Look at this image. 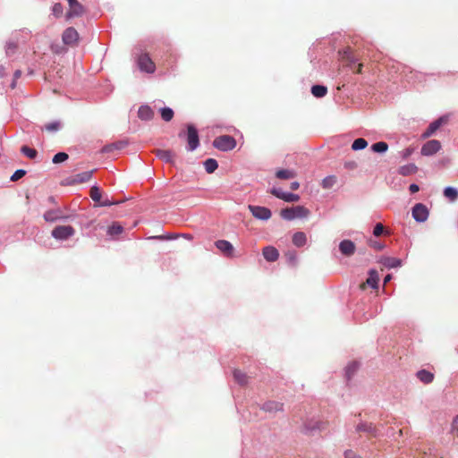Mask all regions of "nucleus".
Returning a JSON list of instances; mask_svg holds the SVG:
<instances>
[{"mask_svg": "<svg viewBox=\"0 0 458 458\" xmlns=\"http://www.w3.org/2000/svg\"><path fill=\"white\" fill-rule=\"evenodd\" d=\"M280 215L285 220H293L296 217L308 216L310 215V211L302 206H296L282 209Z\"/></svg>", "mask_w": 458, "mask_h": 458, "instance_id": "obj_1", "label": "nucleus"}, {"mask_svg": "<svg viewBox=\"0 0 458 458\" xmlns=\"http://www.w3.org/2000/svg\"><path fill=\"white\" fill-rule=\"evenodd\" d=\"M213 146L221 151H230L236 147V140L230 135H222L214 140Z\"/></svg>", "mask_w": 458, "mask_h": 458, "instance_id": "obj_2", "label": "nucleus"}, {"mask_svg": "<svg viewBox=\"0 0 458 458\" xmlns=\"http://www.w3.org/2000/svg\"><path fill=\"white\" fill-rule=\"evenodd\" d=\"M186 140L188 145L187 148L189 151L195 150L199 145L198 131L192 124L187 125Z\"/></svg>", "mask_w": 458, "mask_h": 458, "instance_id": "obj_3", "label": "nucleus"}, {"mask_svg": "<svg viewBox=\"0 0 458 458\" xmlns=\"http://www.w3.org/2000/svg\"><path fill=\"white\" fill-rule=\"evenodd\" d=\"M80 36L78 31L72 28L69 27L67 28L62 35V40L64 45L69 47H76L79 43Z\"/></svg>", "mask_w": 458, "mask_h": 458, "instance_id": "obj_4", "label": "nucleus"}, {"mask_svg": "<svg viewBox=\"0 0 458 458\" xmlns=\"http://www.w3.org/2000/svg\"><path fill=\"white\" fill-rule=\"evenodd\" d=\"M75 233V230L71 225H58L52 231V236L56 240H66Z\"/></svg>", "mask_w": 458, "mask_h": 458, "instance_id": "obj_5", "label": "nucleus"}, {"mask_svg": "<svg viewBox=\"0 0 458 458\" xmlns=\"http://www.w3.org/2000/svg\"><path fill=\"white\" fill-rule=\"evenodd\" d=\"M138 65L141 71L148 72V73H153L156 70V65H155L154 62L151 60L149 55L146 53L141 54L138 57Z\"/></svg>", "mask_w": 458, "mask_h": 458, "instance_id": "obj_6", "label": "nucleus"}, {"mask_svg": "<svg viewBox=\"0 0 458 458\" xmlns=\"http://www.w3.org/2000/svg\"><path fill=\"white\" fill-rule=\"evenodd\" d=\"M412 217L420 223L425 222L428 217V209L422 203H417L412 208Z\"/></svg>", "mask_w": 458, "mask_h": 458, "instance_id": "obj_7", "label": "nucleus"}, {"mask_svg": "<svg viewBox=\"0 0 458 458\" xmlns=\"http://www.w3.org/2000/svg\"><path fill=\"white\" fill-rule=\"evenodd\" d=\"M249 209L257 219L268 220L272 216L270 209L266 207L250 205Z\"/></svg>", "mask_w": 458, "mask_h": 458, "instance_id": "obj_8", "label": "nucleus"}, {"mask_svg": "<svg viewBox=\"0 0 458 458\" xmlns=\"http://www.w3.org/2000/svg\"><path fill=\"white\" fill-rule=\"evenodd\" d=\"M441 148L440 141L431 140L426 142L421 148V154L423 156H431L436 154Z\"/></svg>", "mask_w": 458, "mask_h": 458, "instance_id": "obj_9", "label": "nucleus"}, {"mask_svg": "<svg viewBox=\"0 0 458 458\" xmlns=\"http://www.w3.org/2000/svg\"><path fill=\"white\" fill-rule=\"evenodd\" d=\"M215 245L225 256L233 257L234 248L230 242L218 240L215 242Z\"/></svg>", "mask_w": 458, "mask_h": 458, "instance_id": "obj_10", "label": "nucleus"}, {"mask_svg": "<svg viewBox=\"0 0 458 458\" xmlns=\"http://www.w3.org/2000/svg\"><path fill=\"white\" fill-rule=\"evenodd\" d=\"M446 123H447V118H445V117H440L437 120L432 122L428 125L427 130L424 131V133L422 134V137L424 139L430 137L432 134H434L440 128V126L442 124H445Z\"/></svg>", "mask_w": 458, "mask_h": 458, "instance_id": "obj_11", "label": "nucleus"}, {"mask_svg": "<svg viewBox=\"0 0 458 458\" xmlns=\"http://www.w3.org/2000/svg\"><path fill=\"white\" fill-rule=\"evenodd\" d=\"M69 3V11L66 13V17L72 18L75 16H80L83 13L82 5L77 0H68Z\"/></svg>", "mask_w": 458, "mask_h": 458, "instance_id": "obj_12", "label": "nucleus"}, {"mask_svg": "<svg viewBox=\"0 0 458 458\" xmlns=\"http://www.w3.org/2000/svg\"><path fill=\"white\" fill-rule=\"evenodd\" d=\"M339 250L344 256H352L355 252L356 246L351 240H344L339 244Z\"/></svg>", "mask_w": 458, "mask_h": 458, "instance_id": "obj_13", "label": "nucleus"}, {"mask_svg": "<svg viewBox=\"0 0 458 458\" xmlns=\"http://www.w3.org/2000/svg\"><path fill=\"white\" fill-rule=\"evenodd\" d=\"M379 276L376 270L372 269L369 273V277L365 283L360 284V289L364 290L366 286H369L373 289H377L378 285Z\"/></svg>", "mask_w": 458, "mask_h": 458, "instance_id": "obj_14", "label": "nucleus"}, {"mask_svg": "<svg viewBox=\"0 0 458 458\" xmlns=\"http://www.w3.org/2000/svg\"><path fill=\"white\" fill-rule=\"evenodd\" d=\"M338 54H339V55H340V57H341V59H342L343 61L347 62V64H346V65H347L348 67H352V65L353 64H355V63L357 62V60H358V59L353 55V54H352V48H351V47H346V48H345V49H344V50H340V51L338 52Z\"/></svg>", "mask_w": 458, "mask_h": 458, "instance_id": "obj_15", "label": "nucleus"}, {"mask_svg": "<svg viewBox=\"0 0 458 458\" xmlns=\"http://www.w3.org/2000/svg\"><path fill=\"white\" fill-rule=\"evenodd\" d=\"M264 259L268 262H274L278 259L279 252L273 246H267L262 250Z\"/></svg>", "mask_w": 458, "mask_h": 458, "instance_id": "obj_16", "label": "nucleus"}, {"mask_svg": "<svg viewBox=\"0 0 458 458\" xmlns=\"http://www.w3.org/2000/svg\"><path fill=\"white\" fill-rule=\"evenodd\" d=\"M154 116L153 110L148 106H141L138 110V117L140 120L148 121Z\"/></svg>", "mask_w": 458, "mask_h": 458, "instance_id": "obj_17", "label": "nucleus"}, {"mask_svg": "<svg viewBox=\"0 0 458 458\" xmlns=\"http://www.w3.org/2000/svg\"><path fill=\"white\" fill-rule=\"evenodd\" d=\"M157 157L166 163H173L174 153L169 149H157L156 150Z\"/></svg>", "mask_w": 458, "mask_h": 458, "instance_id": "obj_18", "label": "nucleus"}, {"mask_svg": "<svg viewBox=\"0 0 458 458\" xmlns=\"http://www.w3.org/2000/svg\"><path fill=\"white\" fill-rule=\"evenodd\" d=\"M379 262L386 267H397L401 266V260L393 257H382Z\"/></svg>", "mask_w": 458, "mask_h": 458, "instance_id": "obj_19", "label": "nucleus"}, {"mask_svg": "<svg viewBox=\"0 0 458 458\" xmlns=\"http://www.w3.org/2000/svg\"><path fill=\"white\" fill-rule=\"evenodd\" d=\"M283 403L275 402V401H268L265 403L262 406V410L265 411L272 412V411H278L283 410Z\"/></svg>", "mask_w": 458, "mask_h": 458, "instance_id": "obj_20", "label": "nucleus"}, {"mask_svg": "<svg viewBox=\"0 0 458 458\" xmlns=\"http://www.w3.org/2000/svg\"><path fill=\"white\" fill-rule=\"evenodd\" d=\"M92 171H87L74 175L72 179V183H83L90 180L92 177Z\"/></svg>", "mask_w": 458, "mask_h": 458, "instance_id": "obj_21", "label": "nucleus"}, {"mask_svg": "<svg viewBox=\"0 0 458 458\" xmlns=\"http://www.w3.org/2000/svg\"><path fill=\"white\" fill-rule=\"evenodd\" d=\"M307 242V236L303 232H297L293 235V243L298 247H303Z\"/></svg>", "mask_w": 458, "mask_h": 458, "instance_id": "obj_22", "label": "nucleus"}, {"mask_svg": "<svg viewBox=\"0 0 458 458\" xmlns=\"http://www.w3.org/2000/svg\"><path fill=\"white\" fill-rule=\"evenodd\" d=\"M418 167L414 164H408L399 167L398 173L403 176L414 174Z\"/></svg>", "mask_w": 458, "mask_h": 458, "instance_id": "obj_23", "label": "nucleus"}, {"mask_svg": "<svg viewBox=\"0 0 458 458\" xmlns=\"http://www.w3.org/2000/svg\"><path fill=\"white\" fill-rule=\"evenodd\" d=\"M417 377L424 384H429L434 379V374L426 370L421 369L417 372Z\"/></svg>", "mask_w": 458, "mask_h": 458, "instance_id": "obj_24", "label": "nucleus"}, {"mask_svg": "<svg viewBox=\"0 0 458 458\" xmlns=\"http://www.w3.org/2000/svg\"><path fill=\"white\" fill-rule=\"evenodd\" d=\"M276 176L281 180H289L296 176V173L293 170L281 169L276 171Z\"/></svg>", "mask_w": 458, "mask_h": 458, "instance_id": "obj_25", "label": "nucleus"}, {"mask_svg": "<svg viewBox=\"0 0 458 458\" xmlns=\"http://www.w3.org/2000/svg\"><path fill=\"white\" fill-rule=\"evenodd\" d=\"M233 377H234V380L242 386L247 385L248 379H249L246 373L242 372L240 369H234Z\"/></svg>", "mask_w": 458, "mask_h": 458, "instance_id": "obj_26", "label": "nucleus"}, {"mask_svg": "<svg viewBox=\"0 0 458 458\" xmlns=\"http://www.w3.org/2000/svg\"><path fill=\"white\" fill-rule=\"evenodd\" d=\"M311 93L316 98H323L327 93V88L322 85H314L311 88Z\"/></svg>", "mask_w": 458, "mask_h": 458, "instance_id": "obj_27", "label": "nucleus"}, {"mask_svg": "<svg viewBox=\"0 0 458 458\" xmlns=\"http://www.w3.org/2000/svg\"><path fill=\"white\" fill-rule=\"evenodd\" d=\"M204 167H205V170L208 174H212L214 173L217 167H218V163L216 159L214 158H208L205 162H204Z\"/></svg>", "mask_w": 458, "mask_h": 458, "instance_id": "obj_28", "label": "nucleus"}, {"mask_svg": "<svg viewBox=\"0 0 458 458\" xmlns=\"http://www.w3.org/2000/svg\"><path fill=\"white\" fill-rule=\"evenodd\" d=\"M63 218L57 210H49L44 214V219L47 222H54Z\"/></svg>", "mask_w": 458, "mask_h": 458, "instance_id": "obj_29", "label": "nucleus"}, {"mask_svg": "<svg viewBox=\"0 0 458 458\" xmlns=\"http://www.w3.org/2000/svg\"><path fill=\"white\" fill-rule=\"evenodd\" d=\"M336 182L337 178L335 175H329L323 179L321 186L324 189H330L336 183Z\"/></svg>", "mask_w": 458, "mask_h": 458, "instance_id": "obj_30", "label": "nucleus"}, {"mask_svg": "<svg viewBox=\"0 0 458 458\" xmlns=\"http://www.w3.org/2000/svg\"><path fill=\"white\" fill-rule=\"evenodd\" d=\"M368 146V142L366 140L362 139V138H359V139H356L352 144V148L353 150H360V149H363L365 148L366 147Z\"/></svg>", "mask_w": 458, "mask_h": 458, "instance_id": "obj_31", "label": "nucleus"}, {"mask_svg": "<svg viewBox=\"0 0 458 458\" xmlns=\"http://www.w3.org/2000/svg\"><path fill=\"white\" fill-rule=\"evenodd\" d=\"M374 152L384 153L388 149V145L384 141H378L371 146Z\"/></svg>", "mask_w": 458, "mask_h": 458, "instance_id": "obj_32", "label": "nucleus"}, {"mask_svg": "<svg viewBox=\"0 0 458 458\" xmlns=\"http://www.w3.org/2000/svg\"><path fill=\"white\" fill-rule=\"evenodd\" d=\"M444 195L450 200L454 201L458 197V191L456 189H454L453 187H446L444 191Z\"/></svg>", "mask_w": 458, "mask_h": 458, "instance_id": "obj_33", "label": "nucleus"}, {"mask_svg": "<svg viewBox=\"0 0 458 458\" xmlns=\"http://www.w3.org/2000/svg\"><path fill=\"white\" fill-rule=\"evenodd\" d=\"M161 117L164 121L169 122L174 117V111L170 107H164L160 110Z\"/></svg>", "mask_w": 458, "mask_h": 458, "instance_id": "obj_34", "label": "nucleus"}, {"mask_svg": "<svg viewBox=\"0 0 458 458\" xmlns=\"http://www.w3.org/2000/svg\"><path fill=\"white\" fill-rule=\"evenodd\" d=\"M123 226L117 223H114L108 227L107 233L110 235H118L123 233Z\"/></svg>", "mask_w": 458, "mask_h": 458, "instance_id": "obj_35", "label": "nucleus"}, {"mask_svg": "<svg viewBox=\"0 0 458 458\" xmlns=\"http://www.w3.org/2000/svg\"><path fill=\"white\" fill-rule=\"evenodd\" d=\"M101 191L98 187L93 186L90 189V198L95 201L99 203L101 200Z\"/></svg>", "mask_w": 458, "mask_h": 458, "instance_id": "obj_36", "label": "nucleus"}, {"mask_svg": "<svg viewBox=\"0 0 458 458\" xmlns=\"http://www.w3.org/2000/svg\"><path fill=\"white\" fill-rule=\"evenodd\" d=\"M22 154L28 157L30 159H33L37 157V150L34 148H30L28 146H22L21 148Z\"/></svg>", "mask_w": 458, "mask_h": 458, "instance_id": "obj_37", "label": "nucleus"}, {"mask_svg": "<svg viewBox=\"0 0 458 458\" xmlns=\"http://www.w3.org/2000/svg\"><path fill=\"white\" fill-rule=\"evenodd\" d=\"M69 156L65 152H58L55 154L52 159L54 164H60L68 159Z\"/></svg>", "mask_w": 458, "mask_h": 458, "instance_id": "obj_38", "label": "nucleus"}, {"mask_svg": "<svg viewBox=\"0 0 458 458\" xmlns=\"http://www.w3.org/2000/svg\"><path fill=\"white\" fill-rule=\"evenodd\" d=\"M61 128V123L58 121L51 122L45 125V129L49 132H54Z\"/></svg>", "mask_w": 458, "mask_h": 458, "instance_id": "obj_39", "label": "nucleus"}, {"mask_svg": "<svg viewBox=\"0 0 458 458\" xmlns=\"http://www.w3.org/2000/svg\"><path fill=\"white\" fill-rule=\"evenodd\" d=\"M358 368H359V363L357 361H353V362L350 363L346 367L347 377L350 378L357 371Z\"/></svg>", "mask_w": 458, "mask_h": 458, "instance_id": "obj_40", "label": "nucleus"}, {"mask_svg": "<svg viewBox=\"0 0 458 458\" xmlns=\"http://www.w3.org/2000/svg\"><path fill=\"white\" fill-rule=\"evenodd\" d=\"M285 257L287 258V260L289 264L292 266H296L297 264V253L294 250H289L285 253Z\"/></svg>", "mask_w": 458, "mask_h": 458, "instance_id": "obj_41", "label": "nucleus"}, {"mask_svg": "<svg viewBox=\"0 0 458 458\" xmlns=\"http://www.w3.org/2000/svg\"><path fill=\"white\" fill-rule=\"evenodd\" d=\"M283 200L286 202H297L300 199V196L293 193H285V195L282 196Z\"/></svg>", "mask_w": 458, "mask_h": 458, "instance_id": "obj_42", "label": "nucleus"}, {"mask_svg": "<svg viewBox=\"0 0 458 458\" xmlns=\"http://www.w3.org/2000/svg\"><path fill=\"white\" fill-rule=\"evenodd\" d=\"M26 174V171L23 169H18L16 170L13 174L11 176L12 182H16L22 178Z\"/></svg>", "mask_w": 458, "mask_h": 458, "instance_id": "obj_43", "label": "nucleus"}, {"mask_svg": "<svg viewBox=\"0 0 458 458\" xmlns=\"http://www.w3.org/2000/svg\"><path fill=\"white\" fill-rule=\"evenodd\" d=\"M357 430L360 431H369L371 434L375 435V428L372 427V424H361L357 427Z\"/></svg>", "mask_w": 458, "mask_h": 458, "instance_id": "obj_44", "label": "nucleus"}, {"mask_svg": "<svg viewBox=\"0 0 458 458\" xmlns=\"http://www.w3.org/2000/svg\"><path fill=\"white\" fill-rule=\"evenodd\" d=\"M384 232V226L381 223H378L375 225L374 227V230H373V234L376 236V237H378L380 236Z\"/></svg>", "mask_w": 458, "mask_h": 458, "instance_id": "obj_45", "label": "nucleus"}, {"mask_svg": "<svg viewBox=\"0 0 458 458\" xmlns=\"http://www.w3.org/2000/svg\"><path fill=\"white\" fill-rule=\"evenodd\" d=\"M53 13L56 17L61 16V14L63 13V6H62V4L60 3L55 4L53 6Z\"/></svg>", "mask_w": 458, "mask_h": 458, "instance_id": "obj_46", "label": "nucleus"}, {"mask_svg": "<svg viewBox=\"0 0 458 458\" xmlns=\"http://www.w3.org/2000/svg\"><path fill=\"white\" fill-rule=\"evenodd\" d=\"M369 244L371 248H373L377 250H381L385 247L384 244H381V243L377 242V241H373V240H369Z\"/></svg>", "mask_w": 458, "mask_h": 458, "instance_id": "obj_47", "label": "nucleus"}, {"mask_svg": "<svg viewBox=\"0 0 458 458\" xmlns=\"http://www.w3.org/2000/svg\"><path fill=\"white\" fill-rule=\"evenodd\" d=\"M270 193L276 198L283 199L282 196L285 195L286 192L282 191L280 189L273 188L271 189Z\"/></svg>", "mask_w": 458, "mask_h": 458, "instance_id": "obj_48", "label": "nucleus"}, {"mask_svg": "<svg viewBox=\"0 0 458 458\" xmlns=\"http://www.w3.org/2000/svg\"><path fill=\"white\" fill-rule=\"evenodd\" d=\"M118 203H120V201L110 200L108 199H106L103 201L100 200V202L98 204L101 207H108V206H112V205L118 204Z\"/></svg>", "mask_w": 458, "mask_h": 458, "instance_id": "obj_49", "label": "nucleus"}, {"mask_svg": "<svg viewBox=\"0 0 458 458\" xmlns=\"http://www.w3.org/2000/svg\"><path fill=\"white\" fill-rule=\"evenodd\" d=\"M344 167L348 170H353L358 167V164L355 161H347L344 163Z\"/></svg>", "mask_w": 458, "mask_h": 458, "instance_id": "obj_50", "label": "nucleus"}, {"mask_svg": "<svg viewBox=\"0 0 458 458\" xmlns=\"http://www.w3.org/2000/svg\"><path fill=\"white\" fill-rule=\"evenodd\" d=\"M452 430L458 437V415L454 419L452 423Z\"/></svg>", "mask_w": 458, "mask_h": 458, "instance_id": "obj_51", "label": "nucleus"}, {"mask_svg": "<svg viewBox=\"0 0 458 458\" xmlns=\"http://www.w3.org/2000/svg\"><path fill=\"white\" fill-rule=\"evenodd\" d=\"M413 152V148H405L404 150L402 151V156L403 158H407L409 157L411 153Z\"/></svg>", "mask_w": 458, "mask_h": 458, "instance_id": "obj_52", "label": "nucleus"}, {"mask_svg": "<svg viewBox=\"0 0 458 458\" xmlns=\"http://www.w3.org/2000/svg\"><path fill=\"white\" fill-rule=\"evenodd\" d=\"M21 72L20 70L15 71L14 75H13V77H14L13 81L11 85L13 89L15 88V81H16V80H18L21 77Z\"/></svg>", "mask_w": 458, "mask_h": 458, "instance_id": "obj_53", "label": "nucleus"}, {"mask_svg": "<svg viewBox=\"0 0 458 458\" xmlns=\"http://www.w3.org/2000/svg\"><path fill=\"white\" fill-rule=\"evenodd\" d=\"M114 147H115V145H113V143L106 145L102 148V152H104V153L111 152V151L114 150Z\"/></svg>", "mask_w": 458, "mask_h": 458, "instance_id": "obj_54", "label": "nucleus"}, {"mask_svg": "<svg viewBox=\"0 0 458 458\" xmlns=\"http://www.w3.org/2000/svg\"><path fill=\"white\" fill-rule=\"evenodd\" d=\"M344 457L345 458H360L359 456H356V454H354V452H352V450H347L344 452Z\"/></svg>", "mask_w": 458, "mask_h": 458, "instance_id": "obj_55", "label": "nucleus"}, {"mask_svg": "<svg viewBox=\"0 0 458 458\" xmlns=\"http://www.w3.org/2000/svg\"><path fill=\"white\" fill-rule=\"evenodd\" d=\"M113 145H115L114 149L118 150V149H122L123 148H124L126 143L123 141H119V142L113 143Z\"/></svg>", "mask_w": 458, "mask_h": 458, "instance_id": "obj_56", "label": "nucleus"}, {"mask_svg": "<svg viewBox=\"0 0 458 458\" xmlns=\"http://www.w3.org/2000/svg\"><path fill=\"white\" fill-rule=\"evenodd\" d=\"M324 428H325L324 423H322V422H317V423H316V426H313V427L310 428L309 429L313 430V429L317 428V429L321 430V429H323Z\"/></svg>", "mask_w": 458, "mask_h": 458, "instance_id": "obj_57", "label": "nucleus"}, {"mask_svg": "<svg viewBox=\"0 0 458 458\" xmlns=\"http://www.w3.org/2000/svg\"><path fill=\"white\" fill-rule=\"evenodd\" d=\"M409 190L411 193H416L419 191L420 188L417 184L413 183L410 185Z\"/></svg>", "mask_w": 458, "mask_h": 458, "instance_id": "obj_58", "label": "nucleus"}, {"mask_svg": "<svg viewBox=\"0 0 458 458\" xmlns=\"http://www.w3.org/2000/svg\"><path fill=\"white\" fill-rule=\"evenodd\" d=\"M300 187V183L298 182H293L290 185L291 190L296 191Z\"/></svg>", "mask_w": 458, "mask_h": 458, "instance_id": "obj_59", "label": "nucleus"}, {"mask_svg": "<svg viewBox=\"0 0 458 458\" xmlns=\"http://www.w3.org/2000/svg\"><path fill=\"white\" fill-rule=\"evenodd\" d=\"M362 67H363V64L361 63H360L357 66L355 72L358 74L362 73Z\"/></svg>", "mask_w": 458, "mask_h": 458, "instance_id": "obj_60", "label": "nucleus"}, {"mask_svg": "<svg viewBox=\"0 0 458 458\" xmlns=\"http://www.w3.org/2000/svg\"><path fill=\"white\" fill-rule=\"evenodd\" d=\"M392 276L391 275H387L384 279V284H387L391 280Z\"/></svg>", "mask_w": 458, "mask_h": 458, "instance_id": "obj_61", "label": "nucleus"}]
</instances>
